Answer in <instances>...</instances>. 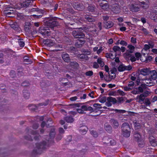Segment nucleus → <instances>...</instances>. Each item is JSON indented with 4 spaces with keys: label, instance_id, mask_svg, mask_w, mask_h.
Wrapping results in <instances>:
<instances>
[{
    "label": "nucleus",
    "instance_id": "obj_1",
    "mask_svg": "<svg viewBox=\"0 0 157 157\" xmlns=\"http://www.w3.org/2000/svg\"><path fill=\"white\" fill-rule=\"evenodd\" d=\"M36 148L33 150L32 154L34 155L40 154L46 148L47 142L44 141L40 143H36Z\"/></svg>",
    "mask_w": 157,
    "mask_h": 157
},
{
    "label": "nucleus",
    "instance_id": "obj_2",
    "mask_svg": "<svg viewBox=\"0 0 157 157\" xmlns=\"http://www.w3.org/2000/svg\"><path fill=\"white\" fill-rule=\"evenodd\" d=\"M57 17H53L51 15L49 17H46V21L45 22V25L48 27L53 28L59 25L58 22L56 21Z\"/></svg>",
    "mask_w": 157,
    "mask_h": 157
},
{
    "label": "nucleus",
    "instance_id": "obj_3",
    "mask_svg": "<svg viewBox=\"0 0 157 157\" xmlns=\"http://www.w3.org/2000/svg\"><path fill=\"white\" fill-rule=\"evenodd\" d=\"M122 134L126 137H129L130 135L131 131L130 125L127 123H124L121 125Z\"/></svg>",
    "mask_w": 157,
    "mask_h": 157
},
{
    "label": "nucleus",
    "instance_id": "obj_4",
    "mask_svg": "<svg viewBox=\"0 0 157 157\" xmlns=\"http://www.w3.org/2000/svg\"><path fill=\"white\" fill-rule=\"evenodd\" d=\"M134 137L135 140L137 142L139 146L140 147H143L144 145V143L141 137V135L137 132H135Z\"/></svg>",
    "mask_w": 157,
    "mask_h": 157
},
{
    "label": "nucleus",
    "instance_id": "obj_5",
    "mask_svg": "<svg viewBox=\"0 0 157 157\" xmlns=\"http://www.w3.org/2000/svg\"><path fill=\"white\" fill-rule=\"evenodd\" d=\"M140 6L138 2H133L130 5L129 9L132 12H136L140 11Z\"/></svg>",
    "mask_w": 157,
    "mask_h": 157
},
{
    "label": "nucleus",
    "instance_id": "obj_6",
    "mask_svg": "<svg viewBox=\"0 0 157 157\" xmlns=\"http://www.w3.org/2000/svg\"><path fill=\"white\" fill-rule=\"evenodd\" d=\"M72 34L74 37L76 38L82 39L85 36L84 33L79 30L73 31Z\"/></svg>",
    "mask_w": 157,
    "mask_h": 157
},
{
    "label": "nucleus",
    "instance_id": "obj_7",
    "mask_svg": "<svg viewBox=\"0 0 157 157\" xmlns=\"http://www.w3.org/2000/svg\"><path fill=\"white\" fill-rule=\"evenodd\" d=\"M39 32L44 37L48 36L50 33L49 30L44 27H40L39 28Z\"/></svg>",
    "mask_w": 157,
    "mask_h": 157
},
{
    "label": "nucleus",
    "instance_id": "obj_8",
    "mask_svg": "<svg viewBox=\"0 0 157 157\" xmlns=\"http://www.w3.org/2000/svg\"><path fill=\"white\" fill-rule=\"evenodd\" d=\"M101 8L105 10H107L109 9V5L106 0H98Z\"/></svg>",
    "mask_w": 157,
    "mask_h": 157
},
{
    "label": "nucleus",
    "instance_id": "obj_9",
    "mask_svg": "<svg viewBox=\"0 0 157 157\" xmlns=\"http://www.w3.org/2000/svg\"><path fill=\"white\" fill-rule=\"evenodd\" d=\"M139 4L141 7L144 9H147L149 7V0H138Z\"/></svg>",
    "mask_w": 157,
    "mask_h": 157
},
{
    "label": "nucleus",
    "instance_id": "obj_10",
    "mask_svg": "<svg viewBox=\"0 0 157 157\" xmlns=\"http://www.w3.org/2000/svg\"><path fill=\"white\" fill-rule=\"evenodd\" d=\"M77 57L79 60L85 62L87 61L89 59L87 53L78 54L77 55Z\"/></svg>",
    "mask_w": 157,
    "mask_h": 157
},
{
    "label": "nucleus",
    "instance_id": "obj_11",
    "mask_svg": "<svg viewBox=\"0 0 157 157\" xmlns=\"http://www.w3.org/2000/svg\"><path fill=\"white\" fill-rule=\"evenodd\" d=\"M85 42L84 38L78 39L75 42V46L77 48H81L85 44Z\"/></svg>",
    "mask_w": 157,
    "mask_h": 157
},
{
    "label": "nucleus",
    "instance_id": "obj_12",
    "mask_svg": "<svg viewBox=\"0 0 157 157\" xmlns=\"http://www.w3.org/2000/svg\"><path fill=\"white\" fill-rule=\"evenodd\" d=\"M121 9L119 5L117 4H113L112 6V11L116 14L118 13Z\"/></svg>",
    "mask_w": 157,
    "mask_h": 157
},
{
    "label": "nucleus",
    "instance_id": "obj_13",
    "mask_svg": "<svg viewBox=\"0 0 157 157\" xmlns=\"http://www.w3.org/2000/svg\"><path fill=\"white\" fill-rule=\"evenodd\" d=\"M43 42L44 44L49 47L54 46L55 44V43L51 40L48 39L44 40Z\"/></svg>",
    "mask_w": 157,
    "mask_h": 157
},
{
    "label": "nucleus",
    "instance_id": "obj_14",
    "mask_svg": "<svg viewBox=\"0 0 157 157\" xmlns=\"http://www.w3.org/2000/svg\"><path fill=\"white\" fill-rule=\"evenodd\" d=\"M150 79L151 80H156L157 78V71L155 70L151 71L150 72Z\"/></svg>",
    "mask_w": 157,
    "mask_h": 157
},
{
    "label": "nucleus",
    "instance_id": "obj_15",
    "mask_svg": "<svg viewBox=\"0 0 157 157\" xmlns=\"http://www.w3.org/2000/svg\"><path fill=\"white\" fill-rule=\"evenodd\" d=\"M55 129L54 128L52 129L50 132L49 134L50 137V139L48 140L49 142V140L51 141L52 143H54V141L53 139L54 138L55 136Z\"/></svg>",
    "mask_w": 157,
    "mask_h": 157
},
{
    "label": "nucleus",
    "instance_id": "obj_16",
    "mask_svg": "<svg viewBox=\"0 0 157 157\" xmlns=\"http://www.w3.org/2000/svg\"><path fill=\"white\" fill-rule=\"evenodd\" d=\"M103 23L105 27L107 29H109L112 27L114 25L113 23L111 21H104Z\"/></svg>",
    "mask_w": 157,
    "mask_h": 157
},
{
    "label": "nucleus",
    "instance_id": "obj_17",
    "mask_svg": "<svg viewBox=\"0 0 157 157\" xmlns=\"http://www.w3.org/2000/svg\"><path fill=\"white\" fill-rule=\"evenodd\" d=\"M149 139L150 144L152 146L155 147L157 145V141L154 137L150 136Z\"/></svg>",
    "mask_w": 157,
    "mask_h": 157
},
{
    "label": "nucleus",
    "instance_id": "obj_18",
    "mask_svg": "<svg viewBox=\"0 0 157 157\" xmlns=\"http://www.w3.org/2000/svg\"><path fill=\"white\" fill-rule=\"evenodd\" d=\"M110 122L114 128H117L119 126L118 121L114 119H112L110 121Z\"/></svg>",
    "mask_w": 157,
    "mask_h": 157
},
{
    "label": "nucleus",
    "instance_id": "obj_19",
    "mask_svg": "<svg viewBox=\"0 0 157 157\" xmlns=\"http://www.w3.org/2000/svg\"><path fill=\"white\" fill-rule=\"evenodd\" d=\"M145 97L143 94H141L140 95H138L136 97V99H138V101L139 103L142 104L145 99Z\"/></svg>",
    "mask_w": 157,
    "mask_h": 157
},
{
    "label": "nucleus",
    "instance_id": "obj_20",
    "mask_svg": "<svg viewBox=\"0 0 157 157\" xmlns=\"http://www.w3.org/2000/svg\"><path fill=\"white\" fill-rule=\"evenodd\" d=\"M81 108L83 111H90L91 112L93 111V109L90 106H87L86 105H83L81 107Z\"/></svg>",
    "mask_w": 157,
    "mask_h": 157
},
{
    "label": "nucleus",
    "instance_id": "obj_21",
    "mask_svg": "<svg viewBox=\"0 0 157 157\" xmlns=\"http://www.w3.org/2000/svg\"><path fill=\"white\" fill-rule=\"evenodd\" d=\"M84 20L86 23L88 22H93L95 21L94 17H92L89 15H85L84 17Z\"/></svg>",
    "mask_w": 157,
    "mask_h": 157
},
{
    "label": "nucleus",
    "instance_id": "obj_22",
    "mask_svg": "<svg viewBox=\"0 0 157 157\" xmlns=\"http://www.w3.org/2000/svg\"><path fill=\"white\" fill-rule=\"evenodd\" d=\"M62 58L63 60L65 62L68 63L70 60L69 55L67 53L63 54L62 55Z\"/></svg>",
    "mask_w": 157,
    "mask_h": 157
},
{
    "label": "nucleus",
    "instance_id": "obj_23",
    "mask_svg": "<svg viewBox=\"0 0 157 157\" xmlns=\"http://www.w3.org/2000/svg\"><path fill=\"white\" fill-rule=\"evenodd\" d=\"M73 7L75 9L79 10H82L84 8V7L83 6H81L78 2L75 3L74 4Z\"/></svg>",
    "mask_w": 157,
    "mask_h": 157
},
{
    "label": "nucleus",
    "instance_id": "obj_24",
    "mask_svg": "<svg viewBox=\"0 0 157 157\" xmlns=\"http://www.w3.org/2000/svg\"><path fill=\"white\" fill-rule=\"evenodd\" d=\"M4 13L7 16L13 17L14 15L15 12L10 11L9 10L5 9L4 10Z\"/></svg>",
    "mask_w": 157,
    "mask_h": 157
},
{
    "label": "nucleus",
    "instance_id": "obj_25",
    "mask_svg": "<svg viewBox=\"0 0 157 157\" xmlns=\"http://www.w3.org/2000/svg\"><path fill=\"white\" fill-rule=\"evenodd\" d=\"M64 119L67 123H72L74 121V119L71 116H67L65 117Z\"/></svg>",
    "mask_w": 157,
    "mask_h": 157
},
{
    "label": "nucleus",
    "instance_id": "obj_26",
    "mask_svg": "<svg viewBox=\"0 0 157 157\" xmlns=\"http://www.w3.org/2000/svg\"><path fill=\"white\" fill-rule=\"evenodd\" d=\"M140 74L145 76L148 75L149 73V70L147 68H144L141 69L140 71Z\"/></svg>",
    "mask_w": 157,
    "mask_h": 157
},
{
    "label": "nucleus",
    "instance_id": "obj_27",
    "mask_svg": "<svg viewBox=\"0 0 157 157\" xmlns=\"http://www.w3.org/2000/svg\"><path fill=\"white\" fill-rule=\"evenodd\" d=\"M125 64L121 63L118 67H117V70L120 72H122L125 71Z\"/></svg>",
    "mask_w": 157,
    "mask_h": 157
},
{
    "label": "nucleus",
    "instance_id": "obj_28",
    "mask_svg": "<svg viewBox=\"0 0 157 157\" xmlns=\"http://www.w3.org/2000/svg\"><path fill=\"white\" fill-rule=\"evenodd\" d=\"M59 80L60 82L62 81H65V82H61L60 84L61 85L63 86H65L68 85V82H67L68 80L64 78H60Z\"/></svg>",
    "mask_w": 157,
    "mask_h": 157
},
{
    "label": "nucleus",
    "instance_id": "obj_29",
    "mask_svg": "<svg viewBox=\"0 0 157 157\" xmlns=\"http://www.w3.org/2000/svg\"><path fill=\"white\" fill-rule=\"evenodd\" d=\"M50 121L51 122V124H52V121L51 119H50V120L49 119L47 121V123L46 124L45 122L44 121H43L41 123V125H40L41 127L42 128H43L44 127L45 125H46V126L47 128H49V127H51L52 126V125H50L49 124H48V121Z\"/></svg>",
    "mask_w": 157,
    "mask_h": 157
},
{
    "label": "nucleus",
    "instance_id": "obj_30",
    "mask_svg": "<svg viewBox=\"0 0 157 157\" xmlns=\"http://www.w3.org/2000/svg\"><path fill=\"white\" fill-rule=\"evenodd\" d=\"M23 97L25 99H28L30 96V93L29 92L28 90H23Z\"/></svg>",
    "mask_w": 157,
    "mask_h": 157
},
{
    "label": "nucleus",
    "instance_id": "obj_31",
    "mask_svg": "<svg viewBox=\"0 0 157 157\" xmlns=\"http://www.w3.org/2000/svg\"><path fill=\"white\" fill-rule=\"evenodd\" d=\"M106 100H107L108 102H112L113 104L117 103V100L115 98L111 97H107Z\"/></svg>",
    "mask_w": 157,
    "mask_h": 157
},
{
    "label": "nucleus",
    "instance_id": "obj_32",
    "mask_svg": "<svg viewBox=\"0 0 157 157\" xmlns=\"http://www.w3.org/2000/svg\"><path fill=\"white\" fill-rule=\"evenodd\" d=\"M54 47L55 48V49L52 50L53 52L61 51L62 50V46L61 45L55 44Z\"/></svg>",
    "mask_w": 157,
    "mask_h": 157
},
{
    "label": "nucleus",
    "instance_id": "obj_33",
    "mask_svg": "<svg viewBox=\"0 0 157 157\" xmlns=\"http://www.w3.org/2000/svg\"><path fill=\"white\" fill-rule=\"evenodd\" d=\"M105 128L106 131L109 133H110L112 131V128L110 125L106 124L105 125Z\"/></svg>",
    "mask_w": 157,
    "mask_h": 157
},
{
    "label": "nucleus",
    "instance_id": "obj_34",
    "mask_svg": "<svg viewBox=\"0 0 157 157\" xmlns=\"http://www.w3.org/2000/svg\"><path fill=\"white\" fill-rule=\"evenodd\" d=\"M150 18L155 21H157V14H155L151 12Z\"/></svg>",
    "mask_w": 157,
    "mask_h": 157
},
{
    "label": "nucleus",
    "instance_id": "obj_35",
    "mask_svg": "<svg viewBox=\"0 0 157 157\" xmlns=\"http://www.w3.org/2000/svg\"><path fill=\"white\" fill-rule=\"evenodd\" d=\"M26 131L27 132L33 135L36 134L38 132V131L32 130L30 129H29L28 128H26Z\"/></svg>",
    "mask_w": 157,
    "mask_h": 157
},
{
    "label": "nucleus",
    "instance_id": "obj_36",
    "mask_svg": "<svg viewBox=\"0 0 157 157\" xmlns=\"http://www.w3.org/2000/svg\"><path fill=\"white\" fill-rule=\"evenodd\" d=\"M128 50H127V51L131 53H133L135 48V47L131 44H129L128 46Z\"/></svg>",
    "mask_w": 157,
    "mask_h": 157
},
{
    "label": "nucleus",
    "instance_id": "obj_37",
    "mask_svg": "<svg viewBox=\"0 0 157 157\" xmlns=\"http://www.w3.org/2000/svg\"><path fill=\"white\" fill-rule=\"evenodd\" d=\"M96 9L95 6L92 5H89L88 7V10L89 11L93 12L95 11Z\"/></svg>",
    "mask_w": 157,
    "mask_h": 157
},
{
    "label": "nucleus",
    "instance_id": "obj_38",
    "mask_svg": "<svg viewBox=\"0 0 157 157\" xmlns=\"http://www.w3.org/2000/svg\"><path fill=\"white\" fill-rule=\"evenodd\" d=\"M28 107L30 108V109L32 111H35L38 109L37 106L33 104L29 105Z\"/></svg>",
    "mask_w": 157,
    "mask_h": 157
},
{
    "label": "nucleus",
    "instance_id": "obj_39",
    "mask_svg": "<svg viewBox=\"0 0 157 157\" xmlns=\"http://www.w3.org/2000/svg\"><path fill=\"white\" fill-rule=\"evenodd\" d=\"M88 31L89 32L88 35H89L90 36H93V34H95L96 33L97 30L95 29L94 28L92 29H89Z\"/></svg>",
    "mask_w": 157,
    "mask_h": 157
},
{
    "label": "nucleus",
    "instance_id": "obj_40",
    "mask_svg": "<svg viewBox=\"0 0 157 157\" xmlns=\"http://www.w3.org/2000/svg\"><path fill=\"white\" fill-rule=\"evenodd\" d=\"M49 102V100L48 99V100H47L45 101V102H43V103H39V104H38L37 105V106H38V107L39 106H46L48 104Z\"/></svg>",
    "mask_w": 157,
    "mask_h": 157
},
{
    "label": "nucleus",
    "instance_id": "obj_41",
    "mask_svg": "<svg viewBox=\"0 0 157 157\" xmlns=\"http://www.w3.org/2000/svg\"><path fill=\"white\" fill-rule=\"evenodd\" d=\"M70 66L74 68H77L78 66V63L76 62H71L70 63Z\"/></svg>",
    "mask_w": 157,
    "mask_h": 157
},
{
    "label": "nucleus",
    "instance_id": "obj_42",
    "mask_svg": "<svg viewBox=\"0 0 157 157\" xmlns=\"http://www.w3.org/2000/svg\"><path fill=\"white\" fill-rule=\"evenodd\" d=\"M143 103L146 106H150L151 104L150 100L148 98L145 99Z\"/></svg>",
    "mask_w": 157,
    "mask_h": 157
},
{
    "label": "nucleus",
    "instance_id": "obj_43",
    "mask_svg": "<svg viewBox=\"0 0 157 157\" xmlns=\"http://www.w3.org/2000/svg\"><path fill=\"white\" fill-rule=\"evenodd\" d=\"M31 3V2L30 0L26 1L23 2L22 5L24 7H27L30 5Z\"/></svg>",
    "mask_w": 157,
    "mask_h": 157
},
{
    "label": "nucleus",
    "instance_id": "obj_44",
    "mask_svg": "<svg viewBox=\"0 0 157 157\" xmlns=\"http://www.w3.org/2000/svg\"><path fill=\"white\" fill-rule=\"evenodd\" d=\"M110 139L107 136H105L103 138L102 140V142L105 144H109V140Z\"/></svg>",
    "mask_w": 157,
    "mask_h": 157
},
{
    "label": "nucleus",
    "instance_id": "obj_45",
    "mask_svg": "<svg viewBox=\"0 0 157 157\" xmlns=\"http://www.w3.org/2000/svg\"><path fill=\"white\" fill-rule=\"evenodd\" d=\"M24 62L28 63L26 64H27L31 63H32V61L29 57H24Z\"/></svg>",
    "mask_w": 157,
    "mask_h": 157
},
{
    "label": "nucleus",
    "instance_id": "obj_46",
    "mask_svg": "<svg viewBox=\"0 0 157 157\" xmlns=\"http://www.w3.org/2000/svg\"><path fill=\"white\" fill-rule=\"evenodd\" d=\"M31 24L30 22H26L25 23V25L24 26V29L25 30H28L29 29V27L30 26Z\"/></svg>",
    "mask_w": 157,
    "mask_h": 157
},
{
    "label": "nucleus",
    "instance_id": "obj_47",
    "mask_svg": "<svg viewBox=\"0 0 157 157\" xmlns=\"http://www.w3.org/2000/svg\"><path fill=\"white\" fill-rule=\"evenodd\" d=\"M97 63L100 65L101 67H103L104 65V62L102 60V59L101 58H99L97 59Z\"/></svg>",
    "mask_w": 157,
    "mask_h": 157
},
{
    "label": "nucleus",
    "instance_id": "obj_48",
    "mask_svg": "<svg viewBox=\"0 0 157 157\" xmlns=\"http://www.w3.org/2000/svg\"><path fill=\"white\" fill-rule=\"evenodd\" d=\"M117 103L118 104H121L122 102H123L124 100L122 97H118L117 98Z\"/></svg>",
    "mask_w": 157,
    "mask_h": 157
},
{
    "label": "nucleus",
    "instance_id": "obj_49",
    "mask_svg": "<svg viewBox=\"0 0 157 157\" xmlns=\"http://www.w3.org/2000/svg\"><path fill=\"white\" fill-rule=\"evenodd\" d=\"M18 42L19 45L21 47H23L25 46V42L21 39H18Z\"/></svg>",
    "mask_w": 157,
    "mask_h": 157
},
{
    "label": "nucleus",
    "instance_id": "obj_50",
    "mask_svg": "<svg viewBox=\"0 0 157 157\" xmlns=\"http://www.w3.org/2000/svg\"><path fill=\"white\" fill-rule=\"evenodd\" d=\"M6 86L4 84H2L0 85V89L2 92L4 93L6 91Z\"/></svg>",
    "mask_w": 157,
    "mask_h": 157
},
{
    "label": "nucleus",
    "instance_id": "obj_51",
    "mask_svg": "<svg viewBox=\"0 0 157 157\" xmlns=\"http://www.w3.org/2000/svg\"><path fill=\"white\" fill-rule=\"evenodd\" d=\"M113 50L114 52L120 51V48L118 46H114L113 48Z\"/></svg>",
    "mask_w": 157,
    "mask_h": 157
},
{
    "label": "nucleus",
    "instance_id": "obj_52",
    "mask_svg": "<svg viewBox=\"0 0 157 157\" xmlns=\"http://www.w3.org/2000/svg\"><path fill=\"white\" fill-rule=\"evenodd\" d=\"M30 85V83L28 81H25L23 82L21 84V86H26L28 87Z\"/></svg>",
    "mask_w": 157,
    "mask_h": 157
},
{
    "label": "nucleus",
    "instance_id": "obj_53",
    "mask_svg": "<svg viewBox=\"0 0 157 157\" xmlns=\"http://www.w3.org/2000/svg\"><path fill=\"white\" fill-rule=\"evenodd\" d=\"M90 132L91 134L95 137H98V133L95 131L94 130H92L90 131Z\"/></svg>",
    "mask_w": 157,
    "mask_h": 157
},
{
    "label": "nucleus",
    "instance_id": "obj_54",
    "mask_svg": "<svg viewBox=\"0 0 157 157\" xmlns=\"http://www.w3.org/2000/svg\"><path fill=\"white\" fill-rule=\"evenodd\" d=\"M10 77L12 78H14L16 76L15 71L13 70H11L10 73Z\"/></svg>",
    "mask_w": 157,
    "mask_h": 157
},
{
    "label": "nucleus",
    "instance_id": "obj_55",
    "mask_svg": "<svg viewBox=\"0 0 157 157\" xmlns=\"http://www.w3.org/2000/svg\"><path fill=\"white\" fill-rule=\"evenodd\" d=\"M106 101V97L104 96L99 99V101L100 102L102 103H104Z\"/></svg>",
    "mask_w": 157,
    "mask_h": 157
},
{
    "label": "nucleus",
    "instance_id": "obj_56",
    "mask_svg": "<svg viewBox=\"0 0 157 157\" xmlns=\"http://www.w3.org/2000/svg\"><path fill=\"white\" fill-rule=\"evenodd\" d=\"M125 71H130L132 69V65H129L128 66H126L125 65Z\"/></svg>",
    "mask_w": 157,
    "mask_h": 157
},
{
    "label": "nucleus",
    "instance_id": "obj_57",
    "mask_svg": "<svg viewBox=\"0 0 157 157\" xmlns=\"http://www.w3.org/2000/svg\"><path fill=\"white\" fill-rule=\"evenodd\" d=\"M93 74V71H87L85 73V75L87 76H91Z\"/></svg>",
    "mask_w": 157,
    "mask_h": 157
},
{
    "label": "nucleus",
    "instance_id": "obj_58",
    "mask_svg": "<svg viewBox=\"0 0 157 157\" xmlns=\"http://www.w3.org/2000/svg\"><path fill=\"white\" fill-rule=\"evenodd\" d=\"M5 9L7 10H10V11H12V12L13 11V12H15V9L14 8L12 7L11 6H7L6 8Z\"/></svg>",
    "mask_w": 157,
    "mask_h": 157
},
{
    "label": "nucleus",
    "instance_id": "obj_59",
    "mask_svg": "<svg viewBox=\"0 0 157 157\" xmlns=\"http://www.w3.org/2000/svg\"><path fill=\"white\" fill-rule=\"evenodd\" d=\"M93 106L96 109H101L102 107L101 105L98 103H95L94 104Z\"/></svg>",
    "mask_w": 157,
    "mask_h": 157
},
{
    "label": "nucleus",
    "instance_id": "obj_60",
    "mask_svg": "<svg viewBox=\"0 0 157 157\" xmlns=\"http://www.w3.org/2000/svg\"><path fill=\"white\" fill-rule=\"evenodd\" d=\"M87 128H84L83 129H80L79 131L80 133L82 134H85L86 133L87 131Z\"/></svg>",
    "mask_w": 157,
    "mask_h": 157
},
{
    "label": "nucleus",
    "instance_id": "obj_61",
    "mask_svg": "<svg viewBox=\"0 0 157 157\" xmlns=\"http://www.w3.org/2000/svg\"><path fill=\"white\" fill-rule=\"evenodd\" d=\"M131 93L134 94H140L138 90L137 89V88H135L133 90H132L131 91Z\"/></svg>",
    "mask_w": 157,
    "mask_h": 157
},
{
    "label": "nucleus",
    "instance_id": "obj_62",
    "mask_svg": "<svg viewBox=\"0 0 157 157\" xmlns=\"http://www.w3.org/2000/svg\"><path fill=\"white\" fill-rule=\"evenodd\" d=\"M135 57H136L137 60H138L140 57L141 56V54L139 52H136L135 53Z\"/></svg>",
    "mask_w": 157,
    "mask_h": 157
},
{
    "label": "nucleus",
    "instance_id": "obj_63",
    "mask_svg": "<svg viewBox=\"0 0 157 157\" xmlns=\"http://www.w3.org/2000/svg\"><path fill=\"white\" fill-rule=\"evenodd\" d=\"M24 138L25 140H29L31 141H32L33 140L32 137L30 135H28V136H24Z\"/></svg>",
    "mask_w": 157,
    "mask_h": 157
},
{
    "label": "nucleus",
    "instance_id": "obj_64",
    "mask_svg": "<svg viewBox=\"0 0 157 157\" xmlns=\"http://www.w3.org/2000/svg\"><path fill=\"white\" fill-rule=\"evenodd\" d=\"M77 113H78L80 114H83L85 113L82 109H76Z\"/></svg>",
    "mask_w": 157,
    "mask_h": 157
}]
</instances>
